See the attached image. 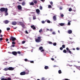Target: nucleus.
Listing matches in <instances>:
<instances>
[{"instance_id": "nucleus-29", "label": "nucleus", "mask_w": 80, "mask_h": 80, "mask_svg": "<svg viewBox=\"0 0 80 80\" xmlns=\"http://www.w3.org/2000/svg\"><path fill=\"white\" fill-rule=\"evenodd\" d=\"M16 43H15V42H14L13 41L12 42V44L13 45H15Z\"/></svg>"}, {"instance_id": "nucleus-30", "label": "nucleus", "mask_w": 80, "mask_h": 80, "mask_svg": "<svg viewBox=\"0 0 80 80\" xmlns=\"http://www.w3.org/2000/svg\"><path fill=\"white\" fill-rule=\"evenodd\" d=\"M7 31H8L10 30V28H7Z\"/></svg>"}, {"instance_id": "nucleus-3", "label": "nucleus", "mask_w": 80, "mask_h": 80, "mask_svg": "<svg viewBox=\"0 0 80 80\" xmlns=\"http://www.w3.org/2000/svg\"><path fill=\"white\" fill-rule=\"evenodd\" d=\"M16 38H14V37L13 36H11L9 38V40H11V41H12V42H14V41H15L16 40Z\"/></svg>"}, {"instance_id": "nucleus-46", "label": "nucleus", "mask_w": 80, "mask_h": 80, "mask_svg": "<svg viewBox=\"0 0 80 80\" xmlns=\"http://www.w3.org/2000/svg\"><path fill=\"white\" fill-rule=\"evenodd\" d=\"M24 60L25 62H28V61L27 59H25Z\"/></svg>"}, {"instance_id": "nucleus-42", "label": "nucleus", "mask_w": 80, "mask_h": 80, "mask_svg": "<svg viewBox=\"0 0 80 80\" xmlns=\"http://www.w3.org/2000/svg\"><path fill=\"white\" fill-rule=\"evenodd\" d=\"M15 46V45H14V44H13L11 45V47H14Z\"/></svg>"}, {"instance_id": "nucleus-26", "label": "nucleus", "mask_w": 80, "mask_h": 80, "mask_svg": "<svg viewBox=\"0 0 80 80\" xmlns=\"http://www.w3.org/2000/svg\"><path fill=\"white\" fill-rule=\"evenodd\" d=\"M63 53H67V51L65 49L64 50H63Z\"/></svg>"}, {"instance_id": "nucleus-7", "label": "nucleus", "mask_w": 80, "mask_h": 80, "mask_svg": "<svg viewBox=\"0 0 80 80\" xmlns=\"http://www.w3.org/2000/svg\"><path fill=\"white\" fill-rule=\"evenodd\" d=\"M17 23V22L15 21H13L12 22V24L13 25H16Z\"/></svg>"}, {"instance_id": "nucleus-13", "label": "nucleus", "mask_w": 80, "mask_h": 80, "mask_svg": "<svg viewBox=\"0 0 80 80\" xmlns=\"http://www.w3.org/2000/svg\"><path fill=\"white\" fill-rule=\"evenodd\" d=\"M21 26L22 28H25V25L23 23H22L21 24Z\"/></svg>"}, {"instance_id": "nucleus-52", "label": "nucleus", "mask_w": 80, "mask_h": 80, "mask_svg": "<svg viewBox=\"0 0 80 80\" xmlns=\"http://www.w3.org/2000/svg\"><path fill=\"white\" fill-rule=\"evenodd\" d=\"M25 32H26V33H27V34H28V32L27 31H26Z\"/></svg>"}, {"instance_id": "nucleus-56", "label": "nucleus", "mask_w": 80, "mask_h": 80, "mask_svg": "<svg viewBox=\"0 0 80 80\" xmlns=\"http://www.w3.org/2000/svg\"><path fill=\"white\" fill-rule=\"evenodd\" d=\"M68 25H70V22H68Z\"/></svg>"}, {"instance_id": "nucleus-22", "label": "nucleus", "mask_w": 80, "mask_h": 80, "mask_svg": "<svg viewBox=\"0 0 80 80\" xmlns=\"http://www.w3.org/2000/svg\"><path fill=\"white\" fill-rule=\"evenodd\" d=\"M30 5H34V3L33 2H32L30 3Z\"/></svg>"}, {"instance_id": "nucleus-20", "label": "nucleus", "mask_w": 80, "mask_h": 80, "mask_svg": "<svg viewBox=\"0 0 80 80\" xmlns=\"http://www.w3.org/2000/svg\"><path fill=\"white\" fill-rule=\"evenodd\" d=\"M45 69H46V70H47V69H48V66H45L44 67Z\"/></svg>"}, {"instance_id": "nucleus-50", "label": "nucleus", "mask_w": 80, "mask_h": 80, "mask_svg": "<svg viewBox=\"0 0 80 80\" xmlns=\"http://www.w3.org/2000/svg\"><path fill=\"white\" fill-rule=\"evenodd\" d=\"M0 40L2 41V40H3V38H0Z\"/></svg>"}, {"instance_id": "nucleus-5", "label": "nucleus", "mask_w": 80, "mask_h": 80, "mask_svg": "<svg viewBox=\"0 0 80 80\" xmlns=\"http://www.w3.org/2000/svg\"><path fill=\"white\" fill-rule=\"evenodd\" d=\"M8 70L12 71L14 70V68L12 67H9L8 68Z\"/></svg>"}, {"instance_id": "nucleus-4", "label": "nucleus", "mask_w": 80, "mask_h": 80, "mask_svg": "<svg viewBox=\"0 0 80 80\" xmlns=\"http://www.w3.org/2000/svg\"><path fill=\"white\" fill-rule=\"evenodd\" d=\"M26 74V72H22L20 73V75H25Z\"/></svg>"}, {"instance_id": "nucleus-36", "label": "nucleus", "mask_w": 80, "mask_h": 80, "mask_svg": "<svg viewBox=\"0 0 80 80\" xmlns=\"http://www.w3.org/2000/svg\"><path fill=\"white\" fill-rule=\"evenodd\" d=\"M26 72H27V74H28V73L29 72V71L27 69H26Z\"/></svg>"}, {"instance_id": "nucleus-24", "label": "nucleus", "mask_w": 80, "mask_h": 80, "mask_svg": "<svg viewBox=\"0 0 80 80\" xmlns=\"http://www.w3.org/2000/svg\"><path fill=\"white\" fill-rule=\"evenodd\" d=\"M62 47L63 48H65V44H63L62 45Z\"/></svg>"}, {"instance_id": "nucleus-61", "label": "nucleus", "mask_w": 80, "mask_h": 80, "mask_svg": "<svg viewBox=\"0 0 80 80\" xmlns=\"http://www.w3.org/2000/svg\"><path fill=\"white\" fill-rule=\"evenodd\" d=\"M2 33V30L0 29V33Z\"/></svg>"}, {"instance_id": "nucleus-37", "label": "nucleus", "mask_w": 80, "mask_h": 80, "mask_svg": "<svg viewBox=\"0 0 80 80\" xmlns=\"http://www.w3.org/2000/svg\"><path fill=\"white\" fill-rule=\"evenodd\" d=\"M42 6H40V10H42Z\"/></svg>"}, {"instance_id": "nucleus-44", "label": "nucleus", "mask_w": 80, "mask_h": 80, "mask_svg": "<svg viewBox=\"0 0 80 80\" xmlns=\"http://www.w3.org/2000/svg\"><path fill=\"white\" fill-rule=\"evenodd\" d=\"M45 80V78H42V80Z\"/></svg>"}, {"instance_id": "nucleus-33", "label": "nucleus", "mask_w": 80, "mask_h": 80, "mask_svg": "<svg viewBox=\"0 0 80 80\" xmlns=\"http://www.w3.org/2000/svg\"><path fill=\"white\" fill-rule=\"evenodd\" d=\"M72 9L71 8H69V12H71V11H72Z\"/></svg>"}, {"instance_id": "nucleus-40", "label": "nucleus", "mask_w": 80, "mask_h": 80, "mask_svg": "<svg viewBox=\"0 0 80 80\" xmlns=\"http://www.w3.org/2000/svg\"><path fill=\"white\" fill-rule=\"evenodd\" d=\"M25 43V41H23L22 42V43L23 44Z\"/></svg>"}, {"instance_id": "nucleus-9", "label": "nucleus", "mask_w": 80, "mask_h": 80, "mask_svg": "<svg viewBox=\"0 0 80 80\" xmlns=\"http://www.w3.org/2000/svg\"><path fill=\"white\" fill-rule=\"evenodd\" d=\"M12 53L14 55H17V52L15 51L12 52Z\"/></svg>"}, {"instance_id": "nucleus-41", "label": "nucleus", "mask_w": 80, "mask_h": 80, "mask_svg": "<svg viewBox=\"0 0 80 80\" xmlns=\"http://www.w3.org/2000/svg\"><path fill=\"white\" fill-rule=\"evenodd\" d=\"M17 53H18V54H21V52H20V51H18V52H17Z\"/></svg>"}, {"instance_id": "nucleus-28", "label": "nucleus", "mask_w": 80, "mask_h": 80, "mask_svg": "<svg viewBox=\"0 0 80 80\" xmlns=\"http://www.w3.org/2000/svg\"><path fill=\"white\" fill-rule=\"evenodd\" d=\"M47 22L48 23H50V20H47Z\"/></svg>"}, {"instance_id": "nucleus-34", "label": "nucleus", "mask_w": 80, "mask_h": 80, "mask_svg": "<svg viewBox=\"0 0 80 80\" xmlns=\"http://www.w3.org/2000/svg\"><path fill=\"white\" fill-rule=\"evenodd\" d=\"M48 8H52V6L50 5H48Z\"/></svg>"}, {"instance_id": "nucleus-62", "label": "nucleus", "mask_w": 80, "mask_h": 80, "mask_svg": "<svg viewBox=\"0 0 80 80\" xmlns=\"http://www.w3.org/2000/svg\"><path fill=\"white\" fill-rule=\"evenodd\" d=\"M50 32H52V29H50Z\"/></svg>"}, {"instance_id": "nucleus-47", "label": "nucleus", "mask_w": 80, "mask_h": 80, "mask_svg": "<svg viewBox=\"0 0 80 80\" xmlns=\"http://www.w3.org/2000/svg\"><path fill=\"white\" fill-rule=\"evenodd\" d=\"M52 34H53V35H55L56 33L55 32H52Z\"/></svg>"}, {"instance_id": "nucleus-21", "label": "nucleus", "mask_w": 80, "mask_h": 80, "mask_svg": "<svg viewBox=\"0 0 80 80\" xmlns=\"http://www.w3.org/2000/svg\"><path fill=\"white\" fill-rule=\"evenodd\" d=\"M43 47H39V50H42V49H43Z\"/></svg>"}, {"instance_id": "nucleus-63", "label": "nucleus", "mask_w": 80, "mask_h": 80, "mask_svg": "<svg viewBox=\"0 0 80 80\" xmlns=\"http://www.w3.org/2000/svg\"><path fill=\"white\" fill-rule=\"evenodd\" d=\"M69 67H72V65H68Z\"/></svg>"}, {"instance_id": "nucleus-23", "label": "nucleus", "mask_w": 80, "mask_h": 80, "mask_svg": "<svg viewBox=\"0 0 80 80\" xmlns=\"http://www.w3.org/2000/svg\"><path fill=\"white\" fill-rule=\"evenodd\" d=\"M4 70L5 71H7L8 70V68H5Z\"/></svg>"}, {"instance_id": "nucleus-8", "label": "nucleus", "mask_w": 80, "mask_h": 80, "mask_svg": "<svg viewBox=\"0 0 80 80\" xmlns=\"http://www.w3.org/2000/svg\"><path fill=\"white\" fill-rule=\"evenodd\" d=\"M22 6L20 5L18 6V10H22Z\"/></svg>"}, {"instance_id": "nucleus-32", "label": "nucleus", "mask_w": 80, "mask_h": 80, "mask_svg": "<svg viewBox=\"0 0 80 80\" xmlns=\"http://www.w3.org/2000/svg\"><path fill=\"white\" fill-rule=\"evenodd\" d=\"M39 32V33H41L42 32V29H40Z\"/></svg>"}, {"instance_id": "nucleus-15", "label": "nucleus", "mask_w": 80, "mask_h": 80, "mask_svg": "<svg viewBox=\"0 0 80 80\" xmlns=\"http://www.w3.org/2000/svg\"><path fill=\"white\" fill-rule=\"evenodd\" d=\"M22 6H24V5H25V2L23 1L22 2Z\"/></svg>"}, {"instance_id": "nucleus-11", "label": "nucleus", "mask_w": 80, "mask_h": 80, "mask_svg": "<svg viewBox=\"0 0 80 80\" xmlns=\"http://www.w3.org/2000/svg\"><path fill=\"white\" fill-rule=\"evenodd\" d=\"M68 33L69 34H71L72 33V30H68Z\"/></svg>"}, {"instance_id": "nucleus-31", "label": "nucleus", "mask_w": 80, "mask_h": 80, "mask_svg": "<svg viewBox=\"0 0 80 80\" xmlns=\"http://www.w3.org/2000/svg\"><path fill=\"white\" fill-rule=\"evenodd\" d=\"M68 52L70 53V54H72V52L71 51H70V50L68 51Z\"/></svg>"}, {"instance_id": "nucleus-19", "label": "nucleus", "mask_w": 80, "mask_h": 80, "mask_svg": "<svg viewBox=\"0 0 80 80\" xmlns=\"http://www.w3.org/2000/svg\"><path fill=\"white\" fill-rule=\"evenodd\" d=\"M64 24V23H60L59 24V25H60V26H63Z\"/></svg>"}, {"instance_id": "nucleus-17", "label": "nucleus", "mask_w": 80, "mask_h": 80, "mask_svg": "<svg viewBox=\"0 0 80 80\" xmlns=\"http://www.w3.org/2000/svg\"><path fill=\"white\" fill-rule=\"evenodd\" d=\"M33 2H34V3H35V4H37V1L36 0H34L33 1Z\"/></svg>"}, {"instance_id": "nucleus-2", "label": "nucleus", "mask_w": 80, "mask_h": 80, "mask_svg": "<svg viewBox=\"0 0 80 80\" xmlns=\"http://www.w3.org/2000/svg\"><path fill=\"white\" fill-rule=\"evenodd\" d=\"M41 37H38L37 38V39H35V41L37 43H39L41 42Z\"/></svg>"}, {"instance_id": "nucleus-64", "label": "nucleus", "mask_w": 80, "mask_h": 80, "mask_svg": "<svg viewBox=\"0 0 80 80\" xmlns=\"http://www.w3.org/2000/svg\"><path fill=\"white\" fill-rule=\"evenodd\" d=\"M60 10H62V8H60Z\"/></svg>"}, {"instance_id": "nucleus-58", "label": "nucleus", "mask_w": 80, "mask_h": 80, "mask_svg": "<svg viewBox=\"0 0 80 80\" xmlns=\"http://www.w3.org/2000/svg\"><path fill=\"white\" fill-rule=\"evenodd\" d=\"M51 60H52V61H53L54 60V59H53V58H52Z\"/></svg>"}, {"instance_id": "nucleus-18", "label": "nucleus", "mask_w": 80, "mask_h": 80, "mask_svg": "<svg viewBox=\"0 0 80 80\" xmlns=\"http://www.w3.org/2000/svg\"><path fill=\"white\" fill-rule=\"evenodd\" d=\"M9 22L8 20H6L4 21V22L5 24H7Z\"/></svg>"}, {"instance_id": "nucleus-6", "label": "nucleus", "mask_w": 80, "mask_h": 80, "mask_svg": "<svg viewBox=\"0 0 80 80\" xmlns=\"http://www.w3.org/2000/svg\"><path fill=\"white\" fill-rule=\"evenodd\" d=\"M1 80H11V78H8L7 79V78H2L1 79Z\"/></svg>"}, {"instance_id": "nucleus-45", "label": "nucleus", "mask_w": 80, "mask_h": 80, "mask_svg": "<svg viewBox=\"0 0 80 80\" xmlns=\"http://www.w3.org/2000/svg\"><path fill=\"white\" fill-rule=\"evenodd\" d=\"M66 50H67V51H69V50H69V49L68 48H66Z\"/></svg>"}, {"instance_id": "nucleus-27", "label": "nucleus", "mask_w": 80, "mask_h": 80, "mask_svg": "<svg viewBox=\"0 0 80 80\" xmlns=\"http://www.w3.org/2000/svg\"><path fill=\"white\" fill-rule=\"evenodd\" d=\"M53 44L54 46H56V45H57V43L56 42H54Z\"/></svg>"}, {"instance_id": "nucleus-35", "label": "nucleus", "mask_w": 80, "mask_h": 80, "mask_svg": "<svg viewBox=\"0 0 80 80\" xmlns=\"http://www.w3.org/2000/svg\"><path fill=\"white\" fill-rule=\"evenodd\" d=\"M30 62L32 63H34V61H31Z\"/></svg>"}, {"instance_id": "nucleus-55", "label": "nucleus", "mask_w": 80, "mask_h": 80, "mask_svg": "<svg viewBox=\"0 0 80 80\" xmlns=\"http://www.w3.org/2000/svg\"><path fill=\"white\" fill-rule=\"evenodd\" d=\"M44 52V50L43 49H42V50H41V52Z\"/></svg>"}, {"instance_id": "nucleus-39", "label": "nucleus", "mask_w": 80, "mask_h": 80, "mask_svg": "<svg viewBox=\"0 0 80 80\" xmlns=\"http://www.w3.org/2000/svg\"><path fill=\"white\" fill-rule=\"evenodd\" d=\"M33 18V20H35V19H36V17L35 16H34Z\"/></svg>"}, {"instance_id": "nucleus-14", "label": "nucleus", "mask_w": 80, "mask_h": 80, "mask_svg": "<svg viewBox=\"0 0 80 80\" xmlns=\"http://www.w3.org/2000/svg\"><path fill=\"white\" fill-rule=\"evenodd\" d=\"M22 23H23L22 22H19L18 23V25H22Z\"/></svg>"}, {"instance_id": "nucleus-51", "label": "nucleus", "mask_w": 80, "mask_h": 80, "mask_svg": "<svg viewBox=\"0 0 80 80\" xmlns=\"http://www.w3.org/2000/svg\"><path fill=\"white\" fill-rule=\"evenodd\" d=\"M76 50H80V49L78 48H76Z\"/></svg>"}, {"instance_id": "nucleus-43", "label": "nucleus", "mask_w": 80, "mask_h": 80, "mask_svg": "<svg viewBox=\"0 0 80 80\" xmlns=\"http://www.w3.org/2000/svg\"><path fill=\"white\" fill-rule=\"evenodd\" d=\"M12 28H13V29H17V27H16L15 28H13V26H12Z\"/></svg>"}, {"instance_id": "nucleus-1", "label": "nucleus", "mask_w": 80, "mask_h": 80, "mask_svg": "<svg viewBox=\"0 0 80 80\" xmlns=\"http://www.w3.org/2000/svg\"><path fill=\"white\" fill-rule=\"evenodd\" d=\"M0 11L1 12H5V15H8V13L7 12H8V9L7 8H2L0 9Z\"/></svg>"}, {"instance_id": "nucleus-54", "label": "nucleus", "mask_w": 80, "mask_h": 80, "mask_svg": "<svg viewBox=\"0 0 80 80\" xmlns=\"http://www.w3.org/2000/svg\"><path fill=\"white\" fill-rule=\"evenodd\" d=\"M42 23H45V21H42Z\"/></svg>"}, {"instance_id": "nucleus-53", "label": "nucleus", "mask_w": 80, "mask_h": 80, "mask_svg": "<svg viewBox=\"0 0 80 80\" xmlns=\"http://www.w3.org/2000/svg\"><path fill=\"white\" fill-rule=\"evenodd\" d=\"M50 4L51 5H53V2H50Z\"/></svg>"}, {"instance_id": "nucleus-59", "label": "nucleus", "mask_w": 80, "mask_h": 80, "mask_svg": "<svg viewBox=\"0 0 80 80\" xmlns=\"http://www.w3.org/2000/svg\"><path fill=\"white\" fill-rule=\"evenodd\" d=\"M6 42H8V39H6Z\"/></svg>"}, {"instance_id": "nucleus-48", "label": "nucleus", "mask_w": 80, "mask_h": 80, "mask_svg": "<svg viewBox=\"0 0 80 80\" xmlns=\"http://www.w3.org/2000/svg\"><path fill=\"white\" fill-rule=\"evenodd\" d=\"M64 15H63V14H61V17H64Z\"/></svg>"}, {"instance_id": "nucleus-38", "label": "nucleus", "mask_w": 80, "mask_h": 80, "mask_svg": "<svg viewBox=\"0 0 80 80\" xmlns=\"http://www.w3.org/2000/svg\"><path fill=\"white\" fill-rule=\"evenodd\" d=\"M48 43L49 44H52V42H48Z\"/></svg>"}, {"instance_id": "nucleus-49", "label": "nucleus", "mask_w": 80, "mask_h": 80, "mask_svg": "<svg viewBox=\"0 0 80 80\" xmlns=\"http://www.w3.org/2000/svg\"><path fill=\"white\" fill-rule=\"evenodd\" d=\"M60 49L61 50H63V48L61 47L60 48Z\"/></svg>"}, {"instance_id": "nucleus-60", "label": "nucleus", "mask_w": 80, "mask_h": 80, "mask_svg": "<svg viewBox=\"0 0 80 80\" xmlns=\"http://www.w3.org/2000/svg\"><path fill=\"white\" fill-rule=\"evenodd\" d=\"M0 37H3V35H1L0 36Z\"/></svg>"}, {"instance_id": "nucleus-25", "label": "nucleus", "mask_w": 80, "mask_h": 80, "mask_svg": "<svg viewBox=\"0 0 80 80\" xmlns=\"http://www.w3.org/2000/svg\"><path fill=\"white\" fill-rule=\"evenodd\" d=\"M58 72L59 74L62 73V71L61 70H59L58 71Z\"/></svg>"}, {"instance_id": "nucleus-10", "label": "nucleus", "mask_w": 80, "mask_h": 80, "mask_svg": "<svg viewBox=\"0 0 80 80\" xmlns=\"http://www.w3.org/2000/svg\"><path fill=\"white\" fill-rule=\"evenodd\" d=\"M31 27L33 30H35L36 29V28L34 26V25L31 26Z\"/></svg>"}, {"instance_id": "nucleus-57", "label": "nucleus", "mask_w": 80, "mask_h": 80, "mask_svg": "<svg viewBox=\"0 0 80 80\" xmlns=\"http://www.w3.org/2000/svg\"><path fill=\"white\" fill-rule=\"evenodd\" d=\"M58 67V66H56V65H54V66H53V67Z\"/></svg>"}, {"instance_id": "nucleus-16", "label": "nucleus", "mask_w": 80, "mask_h": 80, "mask_svg": "<svg viewBox=\"0 0 80 80\" xmlns=\"http://www.w3.org/2000/svg\"><path fill=\"white\" fill-rule=\"evenodd\" d=\"M36 13H40V10L39 9H37L36 10Z\"/></svg>"}, {"instance_id": "nucleus-12", "label": "nucleus", "mask_w": 80, "mask_h": 80, "mask_svg": "<svg viewBox=\"0 0 80 80\" xmlns=\"http://www.w3.org/2000/svg\"><path fill=\"white\" fill-rule=\"evenodd\" d=\"M53 20L55 21L57 20V18H56V16H54L53 17Z\"/></svg>"}]
</instances>
